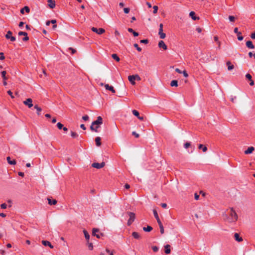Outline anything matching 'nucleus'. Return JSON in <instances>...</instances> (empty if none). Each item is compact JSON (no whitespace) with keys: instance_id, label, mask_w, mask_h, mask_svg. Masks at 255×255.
<instances>
[{"instance_id":"nucleus-59","label":"nucleus","mask_w":255,"mask_h":255,"mask_svg":"<svg viewBox=\"0 0 255 255\" xmlns=\"http://www.w3.org/2000/svg\"><path fill=\"white\" fill-rule=\"evenodd\" d=\"M11 41H14L15 40V37L13 36H11L9 38Z\"/></svg>"},{"instance_id":"nucleus-2","label":"nucleus","mask_w":255,"mask_h":255,"mask_svg":"<svg viewBox=\"0 0 255 255\" xmlns=\"http://www.w3.org/2000/svg\"><path fill=\"white\" fill-rule=\"evenodd\" d=\"M102 123V118L101 116H99L97 118V120L92 123V125L90 127L91 129L93 131L97 132V129L100 127V125H101Z\"/></svg>"},{"instance_id":"nucleus-21","label":"nucleus","mask_w":255,"mask_h":255,"mask_svg":"<svg viewBox=\"0 0 255 255\" xmlns=\"http://www.w3.org/2000/svg\"><path fill=\"white\" fill-rule=\"evenodd\" d=\"M226 64L228 66V69L229 70H231L234 69V66L231 63L230 61H227Z\"/></svg>"},{"instance_id":"nucleus-1","label":"nucleus","mask_w":255,"mask_h":255,"mask_svg":"<svg viewBox=\"0 0 255 255\" xmlns=\"http://www.w3.org/2000/svg\"><path fill=\"white\" fill-rule=\"evenodd\" d=\"M227 214L229 216L226 220L229 222H236L238 220V215L233 208H230L229 210H227Z\"/></svg>"},{"instance_id":"nucleus-39","label":"nucleus","mask_w":255,"mask_h":255,"mask_svg":"<svg viewBox=\"0 0 255 255\" xmlns=\"http://www.w3.org/2000/svg\"><path fill=\"white\" fill-rule=\"evenodd\" d=\"M78 134L76 132H74V131L71 132V136L73 138H76L78 137Z\"/></svg>"},{"instance_id":"nucleus-43","label":"nucleus","mask_w":255,"mask_h":255,"mask_svg":"<svg viewBox=\"0 0 255 255\" xmlns=\"http://www.w3.org/2000/svg\"><path fill=\"white\" fill-rule=\"evenodd\" d=\"M229 19L230 20V21L234 22L235 20V17L234 16L230 15L229 16Z\"/></svg>"},{"instance_id":"nucleus-35","label":"nucleus","mask_w":255,"mask_h":255,"mask_svg":"<svg viewBox=\"0 0 255 255\" xmlns=\"http://www.w3.org/2000/svg\"><path fill=\"white\" fill-rule=\"evenodd\" d=\"M158 225H159V227L160 228V231L161 234H164V228H163V226L162 224V223L159 224Z\"/></svg>"},{"instance_id":"nucleus-60","label":"nucleus","mask_w":255,"mask_h":255,"mask_svg":"<svg viewBox=\"0 0 255 255\" xmlns=\"http://www.w3.org/2000/svg\"><path fill=\"white\" fill-rule=\"evenodd\" d=\"M18 174L19 176H21V177H23L24 175V173L22 172H19L18 173Z\"/></svg>"},{"instance_id":"nucleus-53","label":"nucleus","mask_w":255,"mask_h":255,"mask_svg":"<svg viewBox=\"0 0 255 255\" xmlns=\"http://www.w3.org/2000/svg\"><path fill=\"white\" fill-rule=\"evenodd\" d=\"M134 77H135V80H137V81H140L141 80V78L139 76V75L136 74V75H134Z\"/></svg>"},{"instance_id":"nucleus-7","label":"nucleus","mask_w":255,"mask_h":255,"mask_svg":"<svg viewBox=\"0 0 255 255\" xmlns=\"http://www.w3.org/2000/svg\"><path fill=\"white\" fill-rule=\"evenodd\" d=\"M23 103L24 105L27 106L29 108L33 106L32 100L31 98L26 99Z\"/></svg>"},{"instance_id":"nucleus-52","label":"nucleus","mask_w":255,"mask_h":255,"mask_svg":"<svg viewBox=\"0 0 255 255\" xmlns=\"http://www.w3.org/2000/svg\"><path fill=\"white\" fill-rule=\"evenodd\" d=\"M132 134L134 135L136 138H138L139 136V134L135 131H133L132 132Z\"/></svg>"},{"instance_id":"nucleus-6","label":"nucleus","mask_w":255,"mask_h":255,"mask_svg":"<svg viewBox=\"0 0 255 255\" xmlns=\"http://www.w3.org/2000/svg\"><path fill=\"white\" fill-rule=\"evenodd\" d=\"M105 165V163L104 162H102L101 163L95 162L92 163V166L94 168L97 169H100L104 167Z\"/></svg>"},{"instance_id":"nucleus-3","label":"nucleus","mask_w":255,"mask_h":255,"mask_svg":"<svg viewBox=\"0 0 255 255\" xmlns=\"http://www.w3.org/2000/svg\"><path fill=\"white\" fill-rule=\"evenodd\" d=\"M128 214L129 217V219L128 221V225L130 226L134 221L135 215L133 212H128Z\"/></svg>"},{"instance_id":"nucleus-23","label":"nucleus","mask_w":255,"mask_h":255,"mask_svg":"<svg viewBox=\"0 0 255 255\" xmlns=\"http://www.w3.org/2000/svg\"><path fill=\"white\" fill-rule=\"evenodd\" d=\"M24 11H25L27 13H29V11H30V9H29V7L28 6H25L23 8L21 9L20 12L22 14H23L24 13Z\"/></svg>"},{"instance_id":"nucleus-38","label":"nucleus","mask_w":255,"mask_h":255,"mask_svg":"<svg viewBox=\"0 0 255 255\" xmlns=\"http://www.w3.org/2000/svg\"><path fill=\"white\" fill-rule=\"evenodd\" d=\"M153 13L156 14L157 12V10L158 9V6L157 5H154L153 7Z\"/></svg>"},{"instance_id":"nucleus-50","label":"nucleus","mask_w":255,"mask_h":255,"mask_svg":"<svg viewBox=\"0 0 255 255\" xmlns=\"http://www.w3.org/2000/svg\"><path fill=\"white\" fill-rule=\"evenodd\" d=\"M69 50L71 51V53L72 54H74L76 52V50L72 47L69 48Z\"/></svg>"},{"instance_id":"nucleus-57","label":"nucleus","mask_w":255,"mask_h":255,"mask_svg":"<svg viewBox=\"0 0 255 255\" xmlns=\"http://www.w3.org/2000/svg\"><path fill=\"white\" fill-rule=\"evenodd\" d=\"M238 35V39L239 40H242L244 38L243 36H242V35Z\"/></svg>"},{"instance_id":"nucleus-61","label":"nucleus","mask_w":255,"mask_h":255,"mask_svg":"<svg viewBox=\"0 0 255 255\" xmlns=\"http://www.w3.org/2000/svg\"><path fill=\"white\" fill-rule=\"evenodd\" d=\"M93 244L92 243H90L89 245V249L92 250H93Z\"/></svg>"},{"instance_id":"nucleus-33","label":"nucleus","mask_w":255,"mask_h":255,"mask_svg":"<svg viewBox=\"0 0 255 255\" xmlns=\"http://www.w3.org/2000/svg\"><path fill=\"white\" fill-rule=\"evenodd\" d=\"M170 85H171V86H176V87H177V86H178V82H177V80H172V81L171 82Z\"/></svg>"},{"instance_id":"nucleus-18","label":"nucleus","mask_w":255,"mask_h":255,"mask_svg":"<svg viewBox=\"0 0 255 255\" xmlns=\"http://www.w3.org/2000/svg\"><path fill=\"white\" fill-rule=\"evenodd\" d=\"M246 46L249 48H251V49H254L255 48V46H254V44H253V42L250 40H249L246 42Z\"/></svg>"},{"instance_id":"nucleus-62","label":"nucleus","mask_w":255,"mask_h":255,"mask_svg":"<svg viewBox=\"0 0 255 255\" xmlns=\"http://www.w3.org/2000/svg\"><path fill=\"white\" fill-rule=\"evenodd\" d=\"M161 206L162 208H165L167 207V204L166 203H162Z\"/></svg>"},{"instance_id":"nucleus-9","label":"nucleus","mask_w":255,"mask_h":255,"mask_svg":"<svg viewBox=\"0 0 255 255\" xmlns=\"http://www.w3.org/2000/svg\"><path fill=\"white\" fill-rule=\"evenodd\" d=\"M18 35H24V37L23 38V41H27L29 40V37L27 36V33L26 32L19 31L18 32Z\"/></svg>"},{"instance_id":"nucleus-13","label":"nucleus","mask_w":255,"mask_h":255,"mask_svg":"<svg viewBox=\"0 0 255 255\" xmlns=\"http://www.w3.org/2000/svg\"><path fill=\"white\" fill-rule=\"evenodd\" d=\"M105 87L106 90L111 91L113 93H116V91L113 86H110L109 84H106Z\"/></svg>"},{"instance_id":"nucleus-56","label":"nucleus","mask_w":255,"mask_h":255,"mask_svg":"<svg viewBox=\"0 0 255 255\" xmlns=\"http://www.w3.org/2000/svg\"><path fill=\"white\" fill-rule=\"evenodd\" d=\"M6 207H7V205L5 203H3V204H1V205H0V207L2 209H6Z\"/></svg>"},{"instance_id":"nucleus-11","label":"nucleus","mask_w":255,"mask_h":255,"mask_svg":"<svg viewBox=\"0 0 255 255\" xmlns=\"http://www.w3.org/2000/svg\"><path fill=\"white\" fill-rule=\"evenodd\" d=\"M128 79L129 81L130 82V83L132 85H134L135 84V77L134 75L128 76Z\"/></svg>"},{"instance_id":"nucleus-8","label":"nucleus","mask_w":255,"mask_h":255,"mask_svg":"<svg viewBox=\"0 0 255 255\" xmlns=\"http://www.w3.org/2000/svg\"><path fill=\"white\" fill-rule=\"evenodd\" d=\"M99 232V230L98 229L94 228L92 231V235L94 236H96L97 238H100L101 236H103V234L101 233L100 234H96V233H98Z\"/></svg>"},{"instance_id":"nucleus-40","label":"nucleus","mask_w":255,"mask_h":255,"mask_svg":"<svg viewBox=\"0 0 255 255\" xmlns=\"http://www.w3.org/2000/svg\"><path fill=\"white\" fill-rule=\"evenodd\" d=\"M133 46L136 48L138 51L140 52L141 51V48L138 46V45L137 43L134 44Z\"/></svg>"},{"instance_id":"nucleus-64","label":"nucleus","mask_w":255,"mask_h":255,"mask_svg":"<svg viewBox=\"0 0 255 255\" xmlns=\"http://www.w3.org/2000/svg\"><path fill=\"white\" fill-rule=\"evenodd\" d=\"M175 71H176L177 73H179V74H181V73H182V71H181L179 69H178V68H176V69H175Z\"/></svg>"},{"instance_id":"nucleus-14","label":"nucleus","mask_w":255,"mask_h":255,"mask_svg":"<svg viewBox=\"0 0 255 255\" xmlns=\"http://www.w3.org/2000/svg\"><path fill=\"white\" fill-rule=\"evenodd\" d=\"M255 150V148L253 146H250L245 151V154H249L252 153Z\"/></svg>"},{"instance_id":"nucleus-51","label":"nucleus","mask_w":255,"mask_h":255,"mask_svg":"<svg viewBox=\"0 0 255 255\" xmlns=\"http://www.w3.org/2000/svg\"><path fill=\"white\" fill-rule=\"evenodd\" d=\"M190 146V142H186L184 144V147L185 148H188Z\"/></svg>"},{"instance_id":"nucleus-31","label":"nucleus","mask_w":255,"mask_h":255,"mask_svg":"<svg viewBox=\"0 0 255 255\" xmlns=\"http://www.w3.org/2000/svg\"><path fill=\"white\" fill-rule=\"evenodd\" d=\"M112 57L117 62H119L120 60V58L119 57L117 54H113L112 55Z\"/></svg>"},{"instance_id":"nucleus-19","label":"nucleus","mask_w":255,"mask_h":255,"mask_svg":"<svg viewBox=\"0 0 255 255\" xmlns=\"http://www.w3.org/2000/svg\"><path fill=\"white\" fill-rule=\"evenodd\" d=\"M6 159H7V161L8 163L9 164L15 165L16 163V162L15 161V160H11V158H10V157L9 156L7 157Z\"/></svg>"},{"instance_id":"nucleus-34","label":"nucleus","mask_w":255,"mask_h":255,"mask_svg":"<svg viewBox=\"0 0 255 255\" xmlns=\"http://www.w3.org/2000/svg\"><path fill=\"white\" fill-rule=\"evenodd\" d=\"M143 230L145 232H150L152 230V228L148 226L147 227H143Z\"/></svg>"},{"instance_id":"nucleus-47","label":"nucleus","mask_w":255,"mask_h":255,"mask_svg":"<svg viewBox=\"0 0 255 255\" xmlns=\"http://www.w3.org/2000/svg\"><path fill=\"white\" fill-rule=\"evenodd\" d=\"M130 9L128 7L124 8V11L125 13H128L129 12Z\"/></svg>"},{"instance_id":"nucleus-42","label":"nucleus","mask_w":255,"mask_h":255,"mask_svg":"<svg viewBox=\"0 0 255 255\" xmlns=\"http://www.w3.org/2000/svg\"><path fill=\"white\" fill-rule=\"evenodd\" d=\"M57 126L59 129H62L63 127V125L60 123H58L57 124Z\"/></svg>"},{"instance_id":"nucleus-5","label":"nucleus","mask_w":255,"mask_h":255,"mask_svg":"<svg viewBox=\"0 0 255 255\" xmlns=\"http://www.w3.org/2000/svg\"><path fill=\"white\" fill-rule=\"evenodd\" d=\"M163 25L162 23H160L159 25V35L160 38L161 39H164L166 37V34L164 32H163Z\"/></svg>"},{"instance_id":"nucleus-48","label":"nucleus","mask_w":255,"mask_h":255,"mask_svg":"<svg viewBox=\"0 0 255 255\" xmlns=\"http://www.w3.org/2000/svg\"><path fill=\"white\" fill-rule=\"evenodd\" d=\"M140 42L141 43L147 44L148 42V39H143V40H141L140 41Z\"/></svg>"},{"instance_id":"nucleus-10","label":"nucleus","mask_w":255,"mask_h":255,"mask_svg":"<svg viewBox=\"0 0 255 255\" xmlns=\"http://www.w3.org/2000/svg\"><path fill=\"white\" fill-rule=\"evenodd\" d=\"M158 46L160 48H163L164 50L167 49V47L166 45L165 44L164 42L162 40H161L158 43Z\"/></svg>"},{"instance_id":"nucleus-15","label":"nucleus","mask_w":255,"mask_h":255,"mask_svg":"<svg viewBox=\"0 0 255 255\" xmlns=\"http://www.w3.org/2000/svg\"><path fill=\"white\" fill-rule=\"evenodd\" d=\"M153 214H154V216L155 217V218H156V220H157V222L158 223V224L159 225V224H161L162 223L159 217H158V214H157V212L156 211V210L155 209H154L153 210Z\"/></svg>"},{"instance_id":"nucleus-54","label":"nucleus","mask_w":255,"mask_h":255,"mask_svg":"<svg viewBox=\"0 0 255 255\" xmlns=\"http://www.w3.org/2000/svg\"><path fill=\"white\" fill-rule=\"evenodd\" d=\"M184 76L185 77H188V73H187L186 71V70H184L182 73Z\"/></svg>"},{"instance_id":"nucleus-41","label":"nucleus","mask_w":255,"mask_h":255,"mask_svg":"<svg viewBox=\"0 0 255 255\" xmlns=\"http://www.w3.org/2000/svg\"><path fill=\"white\" fill-rule=\"evenodd\" d=\"M246 77L247 79H248L249 80L251 81L252 80V77L250 74H247L246 75Z\"/></svg>"},{"instance_id":"nucleus-25","label":"nucleus","mask_w":255,"mask_h":255,"mask_svg":"<svg viewBox=\"0 0 255 255\" xmlns=\"http://www.w3.org/2000/svg\"><path fill=\"white\" fill-rule=\"evenodd\" d=\"M128 30L129 32L132 33L134 36H137L138 35V33L134 31L131 28H128Z\"/></svg>"},{"instance_id":"nucleus-12","label":"nucleus","mask_w":255,"mask_h":255,"mask_svg":"<svg viewBox=\"0 0 255 255\" xmlns=\"http://www.w3.org/2000/svg\"><path fill=\"white\" fill-rule=\"evenodd\" d=\"M48 4L50 8H53L55 6V1L54 0H48Z\"/></svg>"},{"instance_id":"nucleus-58","label":"nucleus","mask_w":255,"mask_h":255,"mask_svg":"<svg viewBox=\"0 0 255 255\" xmlns=\"http://www.w3.org/2000/svg\"><path fill=\"white\" fill-rule=\"evenodd\" d=\"M251 37L253 39H255V32L251 34Z\"/></svg>"},{"instance_id":"nucleus-16","label":"nucleus","mask_w":255,"mask_h":255,"mask_svg":"<svg viewBox=\"0 0 255 255\" xmlns=\"http://www.w3.org/2000/svg\"><path fill=\"white\" fill-rule=\"evenodd\" d=\"M42 244L45 246H49L51 249L53 248V246L51 245L50 242L47 241H42Z\"/></svg>"},{"instance_id":"nucleus-37","label":"nucleus","mask_w":255,"mask_h":255,"mask_svg":"<svg viewBox=\"0 0 255 255\" xmlns=\"http://www.w3.org/2000/svg\"><path fill=\"white\" fill-rule=\"evenodd\" d=\"M132 114L136 117H137V118L139 116V112L135 110H134L132 111Z\"/></svg>"},{"instance_id":"nucleus-26","label":"nucleus","mask_w":255,"mask_h":255,"mask_svg":"<svg viewBox=\"0 0 255 255\" xmlns=\"http://www.w3.org/2000/svg\"><path fill=\"white\" fill-rule=\"evenodd\" d=\"M101 138L100 137H97L95 138V142L97 146H99L101 145Z\"/></svg>"},{"instance_id":"nucleus-63","label":"nucleus","mask_w":255,"mask_h":255,"mask_svg":"<svg viewBox=\"0 0 255 255\" xmlns=\"http://www.w3.org/2000/svg\"><path fill=\"white\" fill-rule=\"evenodd\" d=\"M196 30L197 31V32H198V33H200V32H201V31H202V29H201L200 27H197V28H196Z\"/></svg>"},{"instance_id":"nucleus-22","label":"nucleus","mask_w":255,"mask_h":255,"mask_svg":"<svg viewBox=\"0 0 255 255\" xmlns=\"http://www.w3.org/2000/svg\"><path fill=\"white\" fill-rule=\"evenodd\" d=\"M83 233L84 234L85 237L87 240V241L88 242L90 239V235L88 232L86 230H83Z\"/></svg>"},{"instance_id":"nucleus-32","label":"nucleus","mask_w":255,"mask_h":255,"mask_svg":"<svg viewBox=\"0 0 255 255\" xmlns=\"http://www.w3.org/2000/svg\"><path fill=\"white\" fill-rule=\"evenodd\" d=\"M48 201L49 205H55L57 203V201L55 199L51 200L50 199L48 198Z\"/></svg>"},{"instance_id":"nucleus-49","label":"nucleus","mask_w":255,"mask_h":255,"mask_svg":"<svg viewBox=\"0 0 255 255\" xmlns=\"http://www.w3.org/2000/svg\"><path fill=\"white\" fill-rule=\"evenodd\" d=\"M7 94L11 97L12 99H13L14 98L12 94V93L10 90L7 91Z\"/></svg>"},{"instance_id":"nucleus-44","label":"nucleus","mask_w":255,"mask_h":255,"mask_svg":"<svg viewBox=\"0 0 255 255\" xmlns=\"http://www.w3.org/2000/svg\"><path fill=\"white\" fill-rule=\"evenodd\" d=\"M234 31L235 33L237 34V35H241L242 34L241 32L238 31V28L237 27H235L234 28Z\"/></svg>"},{"instance_id":"nucleus-17","label":"nucleus","mask_w":255,"mask_h":255,"mask_svg":"<svg viewBox=\"0 0 255 255\" xmlns=\"http://www.w3.org/2000/svg\"><path fill=\"white\" fill-rule=\"evenodd\" d=\"M170 247H171L169 245H166L164 246V248H165L164 252H165V254H169L170 253V252H171Z\"/></svg>"},{"instance_id":"nucleus-55","label":"nucleus","mask_w":255,"mask_h":255,"mask_svg":"<svg viewBox=\"0 0 255 255\" xmlns=\"http://www.w3.org/2000/svg\"><path fill=\"white\" fill-rule=\"evenodd\" d=\"M82 119L85 121H88L89 119V117L87 115H85L82 117Z\"/></svg>"},{"instance_id":"nucleus-24","label":"nucleus","mask_w":255,"mask_h":255,"mask_svg":"<svg viewBox=\"0 0 255 255\" xmlns=\"http://www.w3.org/2000/svg\"><path fill=\"white\" fill-rule=\"evenodd\" d=\"M235 240L238 242H242L243 241V239L242 237H240L238 233H235L234 235Z\"/></svg>"},{"instance_id":"nucleus-46","label":"nucleus","mask_w":255,"mask_h":255,"mask_svg":"<svg viewBox=\"0 0 255 255\" xmlns=\"http://www.w3.org/2000/svg\"><path fill=\"white\" fill-rule=\"evenodd\" d=\"M152 249L154 252H156L158 251V248L157 246H153Z\"/></svg>"},{"instance_id":"nucleus-45","label":"nucleus","mask_w":255,"mask_h":255,"mask_svg":"<svg viewBox=\"0 0 255 255\" xmlns=\"http://www.w3.org/2000/svg\"><path fill=\"white\" fill-rule=\"evenodd\" d=\"M5 59V57L4 56V54L2 52L0 53V59L1 60H3Z\"/></svg>"},{"instance_id":"nucleus-36","label":"nucleus","mask_w":255,"mask_h":255,"mask_svg":"<svg viewBox=\"0 0 255 255\" xmlns=\"http://www.w3.org/2000/svg\"><path fill=\"white\" fill-rule=\"evenodd\" d=\"M12 33L11 31H8L5 35L6 38L8 39L12 36Z\"/></svg>"},{"instance_id":"nucleus-29","label":"nucleus","mask_w":255,"mask_h":255,"mask_svg":"<svg viewBox=\"0 0 255 255\" xmlns=\"http://www.w3.org/2000/svg\"><path fill=\"white\" fill-rule=\"evenodd\" d=\"M1 76L3 80H6L8 79V77L6 76V71H2L1 72Z\"/></svg>"},{"instance_id":"nucleus-4","label":"nucleus","mask_w":255,"mask_h":255,"mask_svg":"<svg viewBox=\"0 0 255 255\" xmlns=\"http://www.w3.org/2000/svg\"><path fill=\"white\" fill-rule=\"evenodd\" d=\"M91 30L93 32L97 33L98 34H100V35L102 34L105 32V30L103 28H100L98 29L96 27H92Z\"/></svg>"},{"instance_id":"nucleus-27","label":"nucleus","mask_w":255,"mask_h":255,"mask_svg":"<svg viewBox=\"0 0 255 255\" xmlns=\"http://www.w3.org/2000/svg\"><path fill=\"white\" fill-rule=\"evenodd\" d=\"M198 148L199 149H202L203 152H206L207 150V147L206 146L202 144H200L198 145Z\"/></svg>"},{"instance_id":"nucleus-20","label":"nucleus","mask_w":255,"mask_h":255,"mask_svg":"<svg viewBox=\"0 0 255 255\" xmlns=\"http://www.w3.org/2000/svg\"><path fill=\"white\" fill-rule=\"evenodd\" d=\"M195 13L194 11H191L189 13V15L192 17L193 20H199V17L195 16Z\"/></svg>"},{"instance_id":"nucleus-28","label":"nucleus","mask_w":255,"mask_h":255,"mask_svg":"<svg viewBox=\"0 0 255 255\" xmlns=\"http://www.w3.org/2000/svg\"><path fill=\"white\" fill-rule=\"evenodd\" d=\"M132 236L134 239H139L140 238L139 234L137 232H133L132 233Z\"/></svg>"},{"instance_id":"nucleus-30","label":"nucleus","mask_w":255,"mask_h":255,"mask_svg":"<svg viewBox=\"0 0 255 255\" xmlns=\"http://www.w3.org/2000/svg\"><path fill=\"white\" fill-rule=\"evenodd\" d=\"M34 108L37 110V115H40V112L42 111V109L40 107H38L37 105H35L34 106Z\"/></svg>"}]
</instances>
